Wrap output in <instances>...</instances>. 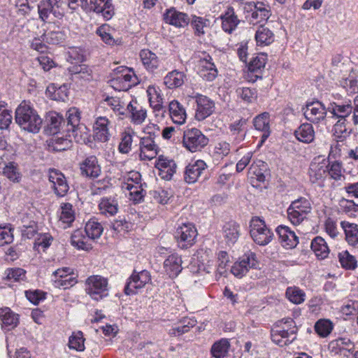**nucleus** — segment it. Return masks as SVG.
Wrapping results in <instances>:
<instances>
[{"mask_svg":"<svg viewBox=\"0 0 358 358\" xmlns=\"http://www.w3.org/2000/svg\"><path fill=\"white\" fill-rule=\"evenodd\" d=\"M327 110L331 115V117L338 119V121H346V118L352 112V106L348 103L341 104L331 102L327 107Z\"/></svg>","mask_w":358,"mask_h":358,"instance_id":"nucleus-20","label":"nucleus"},{"mask_svg":"<svg viewBox=\"0 0 358 358\" xmlns=\"http://www.w3.org/2000/svg\"><path fill=\"white\" fill-rule=\"evenodd\" d=\"M256 264L255 255L252 254L241 261L235 262L231 268V272L236 277L241 278L248 272L250 268L255 267Z\"/></svg>","mask_w":358,"mask_h":358,"instance_id":"nucleus-23","label":"nucleus"},{"mask_svg":"<svg viewBox=\"0 0 358 358\" xmlns=\"http://www.w3.org/2000/svg\"><path fill=\"white\" fill-rule=\"evenodd\" d=\"M220 17L222 20V30L229 34L232 33L240 22L234 8L231 6H228Z\"/></svg>","mask_w":358,"mask_h":358,"instance_id":"nucleus-24","label":"nucleus"},{"mask_svg":"<svg viewBox=\"0 0 358 358\" xmlns=\"http://www.w3.org/2000/svg\"><path fill=\"white\" fill-rule=\"evenodd\" d=\"M83 233L84 231L80 229L76 230L71 235V243L78 249L87 250L89 248L85 241V236Z\"/></svg>","mask_w":358,"mask_h":358,"instance_id":"nucleus-63","label":"nucleus"},{"mask_svg":"<svg viewBox=\"0 0 358 358\" xmlns=\"http://www.w3.org/2000/svg\"><path fill=\"white\" fill-rule=\"evenodd\" d=\"M114 73L117 74V76L112 80L115 88L126 91L135 85L134 72H131L128 68L119 66L114 70Z\"/></svg>","mask_w":358,"mask_h":358,"instance_id":"nucleus-10","label":"nucleus"},{"mask_svg":"<svg viewBox=\"0 0 358 358\" xmlns=\"http://www.w3.org/2000/svg\"><path fill=\"white\" fill-rule=\"evenodd\" d=\"M327 168L320 163H312L309 169L310 180L313 183L323 180L327 175Z\"/></svg>","mask_w":358,"mask_h":358,"instance_id":"nucleus-49","label":"nucleus"},{"mask_svg":"<svg viewBox=\"0 0 358 358\" xmlns=\"http://www.w3.org/2000/svg\"><path fill=\"white\" fill-rule=\"evenodd\" d=\"M86 292L90 297L99 301L108 295V280L101 275L90 276L86 280Z\"/></svg>","mask_w":358,"mask_h":358,"instance_id":"nucleus-8","label":"nucleus"},{"mask_svg":"<svg viewBox=\"0 0 358 358\" xmlns=\"http://www.w3.org/2000/svg\"><path fill=\"white\" fill-rule=\"evenodd\" d=\"M275 231L278 235L279 241L282 247L287 249L295 248L299 243L298 237L293 231L285 225L278 226Z\"/></svg>","mask_w":358,"mask_h":358,"instance_id":"nucleus-18","label":"nucleus"},{"mask_svg":"<svg viewBox=\"0 0 358 358\" xmlns=\"http://www.w3.org/2000/svg\"><path fill=\"white\" fill-rule=\"evenodd\" d=\"M49 180L52 183V187L57 196L62 197L66 194L69 187L63 173L52 170L50 172Z\"/></svg>","mask_w":358,"mask_h":358,"instance_id":"nucleus-17","label":"nucleus"},{"mask_svg":"<svg viewBox=\"0 0 358 358\" xmlns=\"http://www.w3.org/2000/svg\"><path fill=\"white\" fill-rule=\"evenodd\" d=\"M237 95L245 102L250 103L257 99V92L254 88L250 87H238L236 90Z\"/></svg>","mask_w":358,"mask_h":358,"instance_id":"nucleus-60","label":"nucleus"},{"mask_svg":"<svg viewBox=\"0 0 358 358\" xmlns=\"http://www.w3.org/2000/svg\"><path fill=\"white\" fill-rule=\"evenodd\" d=\"M60 220L66 224H71L74 221L75 215L72 209V205L69 203H63L61 206Z\"/></svg>","mask_w":358,"mask_h":358,"instance_id":"nucleus-64","label":"nucleus"},{"mask_svg":"<svg viewBox=\"0 0 358 358\" xmlns=\"http://www.w3.org/2000/svg\"><path fill=\"white\" fill-rule=\"evenodd\" d=\"M198 235L195 226L192 223H184L176 229L175 238L181 249L191 248L195 243Z\"/></svg>","mask_w":358,"mask_h":358,"instance_id":"nucleus-9","label":"nucleus"},{"mask_svg":"<svg viewBox=\"0 0 358 358\" xmlns=\"http://www.w3.org/2000/svg\"><path fill=\"white\" fill-rule=\"evenodd\" d=\"M257 45H268L274 41V34L264 25H260L255 33Z\"/></svg>","mask_w":358,"mask_h":358,"instance_id":"nucleus-40","label":"nucleus"},{"mask_svg":"<svg viewBox=\"0 0 358 358\" xmlns=\"http://www.w3.org/2000/svg\"><path fill=\"white\" fill-rule=\"evenodd\" d=\"M99 210L106 217L113 216L118 212V201L114 197H103L99 203Z\"/></svg>","mask_w":358,"mask_h":358,"instance_id":"nucleus-31","label":"nucleus"},{"mask_svg":"<svg viewBox=\"0 0 358 358\" xmlns=\"http://www.w3.org/2000/svg\"><path fill=\"white\" fill-rule=\"evenodd\" d=\"M314 329L320 337L325 338L331 332L333 324L329 320L320 319L316 322Z\"/></svg>","mask_w":358,"mask_h":358,"instance_id":"nucleus-58","label":"nucleus"},{"mask_svg":"<svg viewBox=\"0 0 358 358\" xmlns=\"http://www.w3.org/2000/svg\"><path fill=\"white\" fill-rule=\"evenodd\" d=\"M80 169L83 176L90 178H97L101 172L98 159L94 155L87 157L81 162Z\"/></svg>","mask_w":358,"mask_h":358,"instance_id":"nucleus-21","label":"nucleus"},{"mask_svg":"<svg viewBox=\"0 0 358 358\" xmlns=\"http://www.w3.org/2000/svg\"><path fill=\"white\" fill-rule=\"evenodd\" d=\"M229 347V341L226 338H222L212 345L211 355L215 358H224L227 355Z\"/></svg>","mask_w":358,"mask_h":358,"instance_id":"nucleus-51","label":"nucleus"},{"mask_svg":"<svg viewBox=\"0 0 358 358\" xmlns=\"http://www.w3.org/2000/svg\"><path fill=\"white\" fill-rule=\"evenodd\" d=\"M92 12L101 13L106 20H110L115 15L112 0H90Z\"/></svg>","mask_w":358,"mask_h":358,"instance_id":"nucleus-25","label":"nucleus"},{"mask_svg":"<svg viewBox=\"0 0 358 358\" xmlns=\"http://www.w3.org/2000/svg\"><path fill=\"white\" fill-rule=\"evenodd\" d=\"M139 158L142 161L151 160L156 157L159 152V147L154 137L143 136L139 143Z\"/></svg>","mask_w":358,"mask_h":358,"instance_id":"nucleus-12","label":"nucleus"},{"mask_svg":"<svg viewBox=\"0 0 358 358\" xmlns=\"http://www.w3.org/2000/svg\"><path fill=\"white\" fill-rule=\"evenodd\" d=\"M280 323L283 326H277L272 329L271 336L273 343L280 346H285L292 343L296 339L298 328L295 322L289 317L283 318Z\"/></svg>","mask_w":358,"mask_h":358,"instance_id":"nucleus-2","label":"nucleus"},{"mask_svg":"<svg viewBox=\"0 0 358 358\" xmlns=\"http://www.w3.org/2000/svg\"><path fill=\"white\" fill-rule=\"evenodd\" d=\"M164 19L166 23L177 27H185L189 22V18L186 13L179 12L175 8L167 10L164 15Z\"/></svg>","mask_w":358,"mask_h":358,"instance_id":"nucleus-27","label":"nucleus"},{"mask_svg":"<svg viewBox=\"0 0 358 358\" xmlns=\"http://www.w3.org/2000/svg\"><path fill=\"white\" fill-rule=\"evenodd\" d=\"M270 115L268 113L264 112L256 116L253 120L254 127L257 130L263 132L261 137V143L262 144L270 136L269 120Z\"/></svg>","mask_w":358,"mask_h":358,"instance_id":"nucleus-30","label":"nucleus"},{"mask_svg":"<svg viewBox=\"0 0 358 358\" xmlns=\"http://www.w3.org/2000/svg\"><path fill=\"white\" fill-rule=\"evenodd\" d=\"M191 25L194 31V34L200 36L206 33V30L210 25V21L202 17L194 16L191 22Z\"/></svg>","mask_w":358,"mask_h":358,"instance_id":"nucleus-54","label":"nucleus"},{"mask_svg":"<svg viewBox=\"0 0 358 358\" xmlns=\"http://www.w3.org/2000/svg\"><path fill=\"white\" fill-rule=\"evenodd\" d=\"M267 169V164L262 160L254 161L248 169V176L253 181L264 182L266 180L265 172Z\"/></svg>","mask_w":358,"mask_h":358,"instance_id":"nucleus-32","label":"nucleus"},{"mask_svg":"<svg viewBox=\"0 0 358 358\" xmlns=\"http://www.w3.org/2000/svg\"><path fill=\"white\" fill-rule=\"evenodd\" d=\"M266 64V55L264 54H259L253 57L248 64V70L251 73H254L256 79L262 78L261 71L264 68Z\"/></svg>","mask_w":358,"mask_h":358,"instance_id":"nucleus-48","label":"nucleus"},{"mask_svg":"<svg viewBox=\"0 0 358 358\" xmlns=\"http://www.w3.org/2000/svg\"><path fill=\"white\" fill-rule=\"evenodd\" d=\"M222 233L227 244L234 245L239 238L240 226L235 222H229L223 226Z\"/></svg>","mask_w":358,"mask_h":358,"instance_id":"nucleus-33","label":"nucleus"},{"mask_svg":"<svg viewBox=\"0 0 358 358\" xmlns=\"http://www.w3.org/2000/svg\"><path fill=\"white\" fill-rule=\"evenodd\" d=\"M342 228L343 229L345 234V240L347 242L355 246L358 244V225L348 222H341Z\"/></svg>","mask_w":358,"mask_h":358,"instance_id":"nucleus-42","label":"nucleus"},{"mask_svg":"<svg viewBox=\"0 0 358 358\" xmlns=\"http://www.w3.org/2000/svg\"><path fill=\"white\" fill-rule=\"evenodd\" d=\"M135 132L130 128H127L120 134V142L118 145V151L122 154H128L131 150L133 136Z\"/></svg>","mask_w":358,"mask_h":358,"instance_id":"nucleus-46","label":"nucleus"},{"mask_svg":"<svg viewBox=\"0 0 358 358\" xmlns=\"http://www.w3.org/2000/svg\"><path fill=\"white\" fill-rule=\"evenodd\" d=\"M180 325L173 327L169 330L171 336H179L190 331L196 324L194 318H184L180 321Z\"/></svg>","mask_w":358,"mask_h":358,"instance_id":"nucleus-43","label":"nucleus"},{"mask_svg":"<svg viewBox=\"0 0 358 358\" xmlns=\"http://www.w3.org/2000/svg\"><path fill=\"white\" fill-rule=\"evenodd\" d=\"M310 247L315 255L320 259H323L326 258L329 253V249L327 243L321 236L314 238L311 242Z\"/></svg>","mask_w":358,"mask_h":358,"instance_id":"nucleus-44","label":"nucleus"},{"mask_svg":"<svg viewBox=\"0 0 358 358\" xmlns=\"http://www.w3.org/2000/svg\"><path fill=\"white\" fill-rule=\"evenodd\" d=\"M43 40L49 44L57 45L64 41L66 36L61 31H52L41 36Z\"/></svg>","mask_w":358,"mask_h":358,"instance_id":"nucleus-62","label":"nucleus"},{"mask_svg":"<svg viewBox=\"0 0 358 358\" xmlns=\"http://www.w3.org/2000/svg\"><path fill=\"white\" fill-rule=\"evenodd\" d=\"M52 0H43L37 5L39 18L46 22L50 16L53 15L54 7L52 4Z\"/></svg>","mask_w":358,"mask_h":358,"instance_id":"nucleus-53","label":"nucleus"},{"mask_svg":"<svg viewBox=\"0 0 358 358\" xmlns=\"http://www.w3.org/2000/svg\"><path fill=\"white\" fill-rule=\"evenodd\" d=\"M182 262V258L178 254H172L165 259L164 267L170 278H176L181 272Z\"/></svg>","mask_w":358,"mask_h":358,"instance_id":"nucleus-28","label":"nucleus"},{"mask_svg":"<svg viewBox=\"0 0 358 358\" xmlns=\"http://www.w3.org/2000/svg\"><path fill=\"white\" fill-rule=\"evenodd\" d=\"M169 108L170 116L173 122L178 124H182L185 122L186 119L185 110L178 101L173 100L171 101Z\"/></svg>","mask_w":358,"mask_h":358,"instance_id":"nucleus-39","label":"nucleus"},{"mask_svg":"<svg viewBox=\"0 0 358 358\" xmlns=\"http://www.w3.org/2000/svg\"><path fill=\"white\" fill-rule=\"evenodd\" d=\"M346 121H337L333 128V136L337 141H343L350 134L345 124Z\"/></svg>","mask_w":358,"mask_h":358,"instance_id":"nucleus-61","label":"nucleus"},{"mask_svg":"<svg viewBox=\"0 0 358 358\" xmlns=\"http://www.w3.org/2000/svg\"><path fill=\"white\" fill-rule=\"evenodd\" d=\"M326 167L327 168V173H328L331 178L335 180H340L342 178H344L343 169L341 162L336 160L329 162V164Z\"/></svg>","mask_w":358,"mask_h":358,"instance_id":"nucleus-59","label":"nucleus"},{"mask_svg":"<svg viewBox=\"0 0 358 358\" xmlns=\"http://www.w3.org/2000/svg\"><path fill=\"white\" fill-rule=\"evenodd\" d=\"M186 99L188 101H194L196 104L195 118L198 121L204 120L215 111V101L207 96L199 93H192V95H188Z\"/></svg>","mask_w":358,"mask_h":358,"instance_id":"nucleus-4","label":"nucleus"},{"mask_svg":"<svg viewBox=\"0 0 358 358\" xmlns=\"http://www.w3.org/2000/svg\"><path fill=\"white\" fill-rule=\"evenodd\" d=\"M66 136L80 144H87L90 142V133L85 125L81 124L73 129L64 130L63 132Z\"/></svg>","mask_w":358,"mask_h":358,"instance_id":"nucleus-29","label":"nucleus"},{"mask_svg":"<svg viewBox=\"0 0 358 358\" xmlns=\"http://www.w3.org/2000/svg\"><path fill=\"white\" fill-rule=\"evenodd\" d=\"M80 112L76 108H70L66 114V120H64L62 132H64V130L73 129V128L81 125L80 123Z\"/></svg>","mask_w":358,"mask_h":358,"instance_id":"nucleus-41","label":"nucleus"},{"mask_svg":"<svg viewBox=\"0 0 358 358\" xmlns=\"http://www.w3.org/2000/svg\"><path fill=\"white\" fill-rule=\"evenodd\" d=\"M186 80V75L178 70H173L164 78V84L169 89H176L181 87Z\"/></svg>","mask_w":358,"mask_h":358,"instance_id":"nucleus-35","label":"nucleus"},{"mask_svg":"<svg viewBox=\"0 0 358 358\" xmlns=\"http://www.w3.org/2000/svg\"><path fill=\"white\" fill-rule=\"evenodd\" d=\"M151 280L150 273L143 270L141 272H134L128 279L124 287V293L127 295L134 294L138 289L143 287Z\"/></svg>","mask_w":358,"mask_h":358,"instance_id":"nucleus-11","label":"nucleus"},{"mask_svg":"<svg viewBox=\"0 0 358 358\" xmlns=\"http://www.w3.org/2000/svg\"><path fill=\"white\" fill-rule=\"evenodd\" d=\"M3 175L13 182H19L21 180L22 175L19 171L17 165L10 162L6 164L3 170Z\"/></svg>","mask_w":358,"mask_h":358,"instance_id":"nucleus-55","label":"nucleus"},{"mask_svg":"<svg viewBox=\"0 0 358 358\" xmlns=\"http://www.w3.org/2000/svg\"><path fill=\"white\" fill-rule=\"evenodd\" d=\"M287 298L294 304H301L305 301V292L297 287H289L285 292Z\"/></svg>","mask_w":358,"mask_h":358,"instance_id":"nucleus-56","label":"nucleus"},{"mask_svg":"<svg viewBox=\"0 0 358 358\" xmlns=\"http://www.w3.org/2000/svg\"><path fill=\"white\" fill-rule=\"evenodd\" d=\"M45 132L49 135H55L57 134H64L62 127L64 124V119L62 115L56 112H50L48 113L46 120Z\"/></svg>","mask_w":358,"mask_h":358,"instance_id":"nucleus-22","label":"nucleus"},{"mask_svg":"<svg viewBox=\"0 0 358 358\" xmlns=\"http://www.w3.org/2000/svg\"><path fill=\"white\" fill-rule=\"evenodd\" d=\"M0 319L2 325L11 329L18 323L17 315L15 314L9 308H0Z\"/></svg>","mask_w":358,"mask_h":358,"instance_id":"nucleus-47","label":"nucleus"},{"mask_svg":"<svg viewBox=\"0 0 358 358\" xmlns=\"http://www.w3.org/2000/svg\"><path fill=\"white\" fill-rule=\"evenodd\" d=\"M208 142V138L197 128H188L183 132V145L192 152L201 150Z\"/></svg>","mask_w":358,"mask_h":358,"instance_id":"nucleus-5","label":"nucleus"},{"mask_svg":"<svg viewBox=\"0 0 358 358\" xmlns=\"http://www.w3.org/2000/svg\"><path fill=\"white\" fill-rule=\"evenodd\" d=\"M147 94L150 105L156 111H164L163 97L160 94V90L153 85H150L147 89Z\"/></svg>","mask_w":358,"mask_h":358,"instance_id":"nucleus-38","label":"nucleus"},{"mask_svg":"<svg viewBox=\"0 0 358 358\" xmlns=\"http://www.w3.org/2000/svg\"><path fill=\"white\" fill-rule=\"evenodd\" d=\"M15 120L21 129L31 133H38L43 120L30 102L22 101L15 110Z\"/></svg>","mask_w":358,"mask_h":358,"instance_id":"nucleus-1","label":"nucleus"},{"mask_svg":"<svg viewBox=\"0 0 358 358\" xmlns=\"http://www.w3.org/2000/svg\"><path fill=\"white\" fill-rule=\"evenodd\" d=\"M250 235L253 241L260 245L264 246L271 242L274 234L267 227L265 221L258 216H254L250 221Z\"/></svg>","mask_w":358,"mask_h":358,"instance_id":"nucleus-3","label":"nucleus"},{"mask_svg":"<svg viewBox=\"0 0 358 358\" xmlns=\"http://www.w3.org/2000/svg\"><path fill=\"white\" fill-rule=\"evenodd\" d=\"M198 69L199 76L206 81H213L217 77V69L209 55L199 59Z\"/></svg>","mask_w":358,"mask_h":358,"instance_id":"nucleus-15","label":"nucleus"},{"mask_svg":"<svg viewBox=\"0 0 358 358\" xmlns=\"http://www.w3.org/2000/svg\"><path fill=\"white\" fill-rule=\"evenodd\" d=\"M311 209L309 200L304 197H300L292 201L287 208L288 218L293 224L299 225L306 218Z\"/></svg>","mask_w":358,"mask_h":358,"instance_id":"nucleus-6","label":"nucleus"},{"mask_svg":"<svg viewBox=\"0 0 358 358\" xmlns=\"http://www.w3.org/2000/svg\"><path fill=\"white\" fill-rule=\"evenodd\" d=\"M141 60L145 69L153 72L159 65V59L155 53L148 49H143L140 52Z\"/></svg>","mask_w":358,"mask_h":358,"instance_id":"nucleus-34","label":"nucleus"},{"mask_svg":"<svg viewBox=\"0 0 358 358\" xmlns=\"http://www.w3.org/2000/svg\"><path fill=\"white\" fill-rule=\"evenodd\" d=\"M338 259L341 266L345 269L354 270L357 266V262L354 256L345 250L338 253Z\"/></svg>","mask_w":358,"mask_h":358,"instance_id":"nucleus-57","label":"nucleus"},{"mask_svg":"<svg viewBox=\"0 0 358 358\" xmlns=\"http://www.w3.org/2000/svg\"><path fill=\"white\" fill-rule=\"evenodd\" d=\"M128 117L134 124H142L147 117L146 110L137 103L136 101H131L127 106Z\"/></svg>","mask_w":358,"mask_h":358,"instance_id":"nucleus-26","label":"nucleus"},{"mask_svg":"<svg viewBox=\"0 0 358 358\" xmlns=\"http://www.w3.org/2000/svg\"><path fill=\"white\" fill-rule=\"evenodd\" d=\"M245 124V120H240L229 125V129L233 138L232 144L234 145H237L244 141L246 136V131L243 129Z\"/></svg>","mask_w":358,"mask_h":358,"instance_id":"nucleus-36","label":"nucleus"},{"mask_svg":"<svg viewBox=\"0 0 358 358\" xmlns=\"http://www.w3.org/2000/svg\"><path fill=\"white\" fill-rule=\"evenodd\" d=\"M145 187H146V184L136 186L127 184V186H124V189L129 192L130 200L133 201L134 203H138L143 201L146 193Z\"/></svg>","mask_w":358,"mask_h":358,"instance_id":"nucleus-50","label":"nucleus"},{"mask_svg":"<svg viewBox=\"0 0 358 358\" xmlns=\"http://www.w3.org/2000/svg\"><path fill=\"white\" fill-rule=\"evenodd\" d=\"M207 165L203 160L199 159L193 164H189L184 172V180L187 183L193 184L196 182L206 171Z\"/></svg>","mask_w":358,"mask_h":358,"instance_id":"nucleus-16","label":"nucleus"},{"mask_svg":"<svg viewBox=\"0 0 358 358\" xmlns=\"http://www.w3.org/2000/svg\"><path fill=\"white\" fill-rule=\"evenodd\" d=\"M244 10L247 13L245 15L247 20L250 24L254 25L266 22L271 15L268 6L260 2L257 3H246Z\"/></svg>","mask_w":358,"mask_h":358,"instance_id":"nucleus-7","label":"nucleus"},{"mask_svg":"<svg viewBox=\"0 0 358 358\" xmlns=\"http://www.w3.org/2000/svg\"><path fill=\"white\" fill-rule=\"evenodd\" d=\"M109 124L110 121L106 117L99 116L96 118L93 126L94 137L96 140L100 142H106L109 140Z\"/></svg>","mask_w":358,"mask_h":358,"instance_id":"nucleus-19","label":"nucleus"},{"mask_svg":"<svg viewBox=\"0 0 358 358\" xmlns=\"http://www.w3.org/2000/svg\"><path fill=\"white\" fill-rule=\"evenodd\" d=\"M294 136L296 139L304 143H311L315 138L313 127L310 123L301 124L295 131Z\"/></svg>","mask_w":358,"mask_h":358,"instance_id":"nucleus-37","label":"nucleus"},{"mask_svg":"<svg viewBox=\"0 0 358 358\" xmlns=\"http://www.w3.org/2000/svg\"><path fill=\"white\" fill-rule=\"evenodd\" d=\"M103 228L95 217L90 219L85 227L83 231L90 239L99 238L103 233Z\"/></svg>","mask_w":358,"mask_h":358,"instance_id":"nucleus-45","label":"nucleus"},{"mask_svg":"<svg viewBox=\"0 0 358 358\" xmlns=\"http://www.w3.org/2000/svg\"><path fill=\"white\" fill-rule=\"evenodd\" d=\"M328 113L327 108L320 101L307 103L303 111L305 117L313 123H318L323 120Z\"/></svg>","mask_w":358,"mask_h":358,"instance_id":"nucleus-14","label":"nucleus"},{"mask_svg":"<svg viewBox=\"0 0 358 358\" xmlns=\"http://www.w3.org/2000/svg\"><path fill=\"white\" fill-rule=\"evenodd\" d=\"M85 338L83 333L80 331L73 332L69 338V347L70 349L75 350L78 352H83L85 350Z\"/></svg>","mask_w":358,"mask_h":358,"instance_id":"nucleus-52","label":"nucleus"},{"mask_svg":"<svg viewBox=\"0 0 358 358\" xmlns=\"http://www.w3.org/2000/svg\"><path fill=\"white\" fill-rule=\"evenodd\" d=\"M155 168L162 179L171 180L176 172L177 165L174 160L160 155L155 162Z\"/></svg>","mask_w":358,"mask_h":358,"instance_id":"nucleus-13","label":"nucleus"}]
</instances>
